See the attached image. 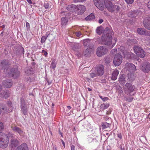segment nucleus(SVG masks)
I'll list each match as a JSON object with an SVG mask.
<instances>
[{
  "label": "nucleus",
  "mask_w": 150,
  "mask_h": 150,
  "mask_svg": "<svg viewBox=\"0 0 150 150\" xmlns=\"http://www.w3.org/2000/svg\"><path fill=\"white\" fill-rule=\"evenodd\" d=\"M112 32L111 28H106L101 38H98V42L101 44H104L107 45H111L112 44Z\"/></svg>",
  "instance_id": "f257e3e1"
},
{
  "label": "nucleus",
  "mask_w": 150,
  "mask_h": 150,
  "mask_svg": "<svg viewBox=\"0 0 150 150\" xmlns=\"http://www.w3.org/2000/svg\"><path fill=\"white\" fill-rule=\"evenodd\" d=\"M9 142L8 136L5 134L0 132V147L4 149L7 147Z\"/></svg>",
  "instance_id": "f03ea898"
},
{
  "label": "nucleus",
  "mask_w": 150,
  "mask_h": 150,
  "mask_svg": "<svg viewBox=\"0 0 150 150\" xmlns=\"http://www.w3.org/2000/svg\"><path fill=\"white\" fill-rule=\"evenodd\" d=\"M123 89L125 93L127 95L134 96L135 94L134 88L130 83H127L124 86Z\"/></svg>",
  "instance_id": "7ed1b4c3"
},
{
  "label": "nucleus",
  "mask_w": 150,
  "mask_h": 150,
  "mask_svg": "<svg viewBox=\"0 0 150 150\" xmlns=\"http://www.w3.org/2000/svg\"><path fill=\"white\" fill-rule=\"evenodd\" d=\"M105 6L107 9L110 12H117L120 9V7L118 6L113 5L112 2L110 1L106 2L105 3Z\"/></svg>",
  "instance_id": "20e7f679"
},
{
  "label": "nucleus",
  "mask_w": 150,
  "mask_h": 150,
  "mask_svg": "<svg viewBox=\"0 0 150 150\" xmlns=\"http://www.w3.org/2000/svg\"><path fill=\"white\" fill-rule=\"evenodd\" d=\"M134 50L138 56L141 58H143L145 57V52L141 47L138 46H135L134 48Z\"/></svg>",
  "instance_id": "39448f33"
},
{
  "label": "nucleus",
  "mask_w": 150,
  "mask_h": 150,
  "mask_svg": "<svg viewBox=\"0 0 150 150\" xmlns=\"http://www.w3.org/2000/svg\"><path fill=\"white\" fill-rule=\"evenodd\" d=\"M108 52V50L105 46H101L98 47L96 50V52L97 55L98 57H101L105 54Z\"/></svg>",
  "instance_id": "423d86ee"
},
{
  "label": "nucleus",
  "mask_w": 150,
  "mask_h": 150,
  "mask_svg": "<svg viewBox=\"0 0 150 150\" xmlns=\"http://www.w3.org/2000/svg\"><path fill=\"white\" fill-rule=\"evenodd\" d=\"M122 61V58L121 55L118 53L115 55L113 62L116 66H118L121 64Z\"/></svg>",
  "instance_id": "0eeeda50"
},
{
  "label": "nucleus",
  "mask_w": 150,
  "mask_h": 150,
  "mask_svg": "<svg viewBox=\"0 0 150 150\" xmlns=\"http://www.w3.org/2000/svg\"><path fill=\"white\" fill-rule=\"evenodd\" d=\"M140 69L144 72H149L150 71V64L148 62H144L140 66Z\"/></svg>",
  "instance_id": "6e6552de"
},
{
  "label": "nucleus",
  "mask_w": 150,
  "mask_h": 150,
  "mask_svg": "<svg viewBox=\"0 0 150 150\" xmlns=\"http://www.w3.org/2000/svg\"><path fill=\"white\" fill-rule=\"evenodd\" d=\"M125 68L131 74L133 73L136 70L135 66L131 63H127L125 64Z\"/></svg>",
  "instance_id": "1a4fd4ad"
},
{
  "label": "nucleus",
  "mask_w": 150,
  "mask_h": 150,
  "mask_svg": "<svg viewBox=\"0 0 150 150\" xmlns=\"http://www.w3.org/2000/svg\"><path fill=\"white\" fill-rule=\"evenodd\" d=\"M93 1L94 4L97 8L101 10H103L105 0H93Z\"/></svg>",
  "instance_id": "9d476101"
},
{
  "label": "nucleus",
  "mask_w": 150,
  "mask_h": 150,
  "mask_svg": "<svg viewBox=\"0 0 150 150\" xmlns=\"http://www.w3.org/2000/svg\"><path fill=\"white\" fill-rule=\"evenodd\" d=\"M86 10V7L82 5H77L76 13L78 15H81L83 14Z\"/></svg>",
  "instance_id": "9b49d317"
},
{
  "label": "nucleus",
  "mask_w": 150,
  "mask_h": 150,
  "mask_svg": "<svg viewBox=\"0 0 150 150\" xmlns=\"http://www.w3.org/2000/svg\"><path fill=\"white\" fill-rule=\"evenodd\" d=\"M9 76L13 77L14 78H16L19 75V72L17 68L12 69L10 70Z\"/></svg>",
  "instance_id": "f8f14e48"
},
{
  "label": "nucleus",
  "mask_w": 150,
  "mask_h": 150,
  "mask_svg": "<svg viewBox=\"0 0 150 150\" xmlns=\"http://www.w3.org/2000/svg\"><path fill=\"white\" fill-rule=\"evenodd\" d=\"M95 72L98 76H102L104 73V69L103 65H101L97 66L96 68Z\"/></svg>",
  "instance_id": "ddd939ff"
},
{
  "label": "nucleus",
  "mask_w": 150,
  "mask_h": 150,
  "mask_svg": "<svg viewBox=\"0 0 150 150\" xmlns=\"http://www.w3.org/2000/svg\"><path fill=\"white\" fill-rule=\"evenodd\" d=\"M9 137H11L12 139L11 140V144L12 147H16L19 144V142L16 139H13L15 137L14 134H8Z\"/></svg>",
  "instance_id": "4468645a"
},
{
  "label": "nucleus",
  "mask_w": 150,
  "mask_h": 150,
  "mask_svg": "<svg viewBox=\"0 0 150 150\" xmlns=\"http://www.w3.org/2000/svg\"><path fill=\"white\" fill-rule=\"evenodd\" d=\"M137 33L140 35L150 36V32L146 31V30L143 28H139L137 29Z\"/></svg>",
  "instance_id": "2eb2a0df"
},
{
  "label": "nucleus",
  "mask_w": 150,
  "mask_h": 150,
  "mask_svg": "<svg viewBox=\"0 0 150 150\" xmlns=\"http://www.w3.org/2000/svg\"><path fill=\"white\" fill-rule=\"evenodd\" d=\"M83 42L84 46L87 47L89 48L93 47V45L91 43V41L89 39L84 40Z\"/></svg>",
  "instance_id": "dca6fc26"
},
{
  "label": "nucleus",
  "mask_w": 150,
  "mask_h": 150,
  "mask_svg": "<svg viewBox=\"0 0 150 150\" xmlns=\"http://www.w3.org/2000/svg\"><path fill=\"white\" fill-rule=\"evenodd\" d=\"M11 101L8 102L7 105L6 106H4L1 109L2 110V112H3L5 113L7 112L8 111L9 109V108H11Z\"/></svg>",
  "instance_id": "f3484780"
},
{
  "label": "nucleus",
  "mask_w": 150,
  "mask_h": 150,
  "mask_svg": "<svg viewBox=\"0 0 150 150\" xmlns=\"http://www.w3.org/2000/svg\"><path fill=\"white\" fill-rule=\"evenodd\" d=\"M12 84V81L11 80L8 79L4 81L3 82V85L7 88H10Z\"/></svg>",
  "instance_id": "a211bd4d"
},
{
  "label": "nucleus",
  "mask_w": 150,
  "mask_h": 150,
  "mask_svg": "<svg viewBox=\"0 0 150 150\" xmlns=\"http://www.w3.org/2000/svg\"><path fill=\"white\" fill-rule=\"evenodd\" d=\"M16 150H28L27 144L24 143L18 146Z\"/></svg>",
  "instance_id": "6ab92c4d"
},
{
  "label": "nucleus",
  "mask_w": 150,
  "mask_h": 150,
  "mask_svg": "<svg viewBox=\"0 0 150 150\" xmlns=\"http://www.w3.org/2000/svg\"><path fill=\"white\" fill-rule=\"evenodd\" d=\"M93 51V48H87V49L84 51L83 54L86 56H88L90 55L91 53Z\"/></svg>",
  "instance_id": "aec40b11"
},
{
  "label": "nucleus",
  "mask_w": 150,
  "mask_h": 150,
  "mask_svg": "<svg viewBox=\"0 0 150 150\" xmlns=\"http://www.w3.org/2000/svg\"><path fill=\"white\" fill-rule=\"evenodd\" d=\"M77 6L74 4H71L68 5L67 7V9L69 11L76 12Z\"/></svg>",
  "instance_id": "412c9836"
},
{
  "label": "nucleus",
  "mask_w": 150,
  "mask_h": 150,
  "mask_svg": "<svg viewBox=\"0 0 150 150\" xmlns=\"http://www.w3.org/2000/svg\"><path fill=\"white\" fill-rule=\"evenodd\" d=\"M12 129L14 131L18 132L20 135H22L23 132L19 127L17 126L13 127Z\"/></svg>",
  "instance_id": "4be33fe9"
},
{
  "label": "nucleus",
  "mask_w": 150,
  "mask_h": 150,
  "mask_svg": "<svg viewBox=\"0 0 150 150\" xmlns=\"http://www.w3.org/2000/svg\"><path fill=\"white\" fill-rule=\"evenodd\" d=\"M119 74V72L117 70H115L113 72L111 79L113 80H115L117 79V76Z\"/></svg>",
  "instance_id": "5701e85b"
},
{
  "label": "nucleus",
  "mask_w": 150,
  "mask_h": 150,
  "mask_svg": "<svg viewBox=\"0 0 150 150\" xmlns=\"http://www.w3.org/2000/svg\"><path fill=\"white\" fill-rule=\"evenodd\" d=\"M9 91H3L1 93V96L2 97L6 99L9 96Z\"/></svg>",
  "instance_id": "b1692460"
},
{
  "label": "nucleus",
  "mask_w": 150,
  "mask_h": 150,
  "mask_svg": "<svg viewBox=\"0 0 150 150\" xmlns=\"http://www.w3.org/2000/svg\"><path fill=\"white\" fill-rule=\"evenodd\" d=\"M109 103H103L101 104L100 106V108L102 110H104L107 109L110 106Z\"/></svg>",
  "instance_id": "393cba45"
},
{
  "label": "nucleus",
  "mask_w": 150,
  "mask_h": 150,
  "mask_svg": "<svg viewBox=\"0 0 150 150\" xmlns=\"http://www.w3.org/2000/svg\"><path fill=\"white\" fill-rule=\"evenodd\" d=\"M68 21V20L67 18L63 17L61 19V24L62 26H64L66 25L67 24V22Z\"/></svg>",
  "instance_id": "a878e982"
},
{
  "label": "nucleus",
  "mask_w": 150,
  "mask_h": 150,
  "mask_svg": "<svg viewBox=\"0 0 150 150\" xmlns=\"http://www.w3.org/2000/svg\"><path fill=\"white\" fill-rule=\"evenodd\" d=\"M143 24L144 27L147 29L150 30V21H147L146 22H143Z\"/></svg>",
  "instance_id": "bb28decb"
},
{
  "label": "nucleus",
  "mask_w": 150,
  "mask_h": 150,
  "mask_svg": "<svg viewBox=\"0 0 150 150\" xmlns=\"http://www.w3.org/2000/svg\"><path fill=\"white\" fill-rule=\"evenodd\" d=\"M95 18L94 15L93 13H91L85 18L86 21L92 20Z\"/></svg>",
  "instance_id": "cd10ccee"
},
{
  "label": "nucleus",
  "mask_w": 150,
  "mask_h": 150,
  "mask_svg": "<svg viewBox=\"0 0 150 150\" xmlns=\"http://www.w3.org/2000/svg\"><path fill=\"white\" fill-rule=\"evenodd\" d=\"M104 29L102 27H98L96 30V32L99 35L102 34L103 32Z\"/></svg>",
  "instance_id": "c85d7f7f"
},
{
  "label": "nucleus",
  "mask_w": 150,
  "mask_h": 150,
  "mask_svg": "<svg viewBox=\"0 0 150 150\" xmlns=\"http://www.w3.org/2000/svg\"><path fill=\"white\" fill-rule=\"evenodd\" d=\"M25 105V102L24 99L21 98V108L22 110H24Z\"/></svg>",
  "instance_id": "c756f323"
},
{
  "label": "nucleus",
  "mask_w": 150,
  "mask_h": 150,
  "mask_svg": "<svg viewBox=\"0 0 150 150\" xmlns=\"http://www.w3.org/2000/svg\"><path fill=\"white\" fill-rule=\"evenodd\" d=\"M110 124L106 122H105L102 123V127L103 129H105L110 127Z\"/></svg>",
  "instance_id": "7c9ffc66"
},
{
  "label": "nucleus",
  "mask_w": 150,
  "mask_h": 150,
  "mask_svg": "<svg viewBox=\"0 0 150 150\" xmlns=\"http://www.w3.org/2000/svg\"><path fill=\"white\" fill-rule=\"evenodd\" d=\"M57 62L55 60L52 61L51 63L50 68L52 69H55L56 67Z\"/></svg>",
  "instance_id": "2f4dec72"
},
{
  "label": "nucleus",
  "mask_w": 150,
  "mask_h": 150,
  "mask_svg": "<svg viewBox=\"0 0 150 150\" xmlns=\"http://www.w3.org/2000/svg\"><path fill=\"white\" fill-rule=\"evenodd\" d=\"M8 63V61L7 60H4L2 61L1 62L0 65L2 67L6 66Z\"/></svg>",
  "instance_id": "473e14b6"
},
{
  "label": "nucleus",
  "mask_w": 150,
  "mask_h": 150,
  "mask_svg": "<svg viewBox=\"0 0 150 150\" xmlns=\"http://www.w3.org/2000/svg\"><path fill=\"white\" fill-rule=\"evenodd\" d=\"M48 36V35H47V34L45 36H42L41 38V42L42 43H43L46 40H47V38Z\"/></svg>",
  "instance_id": "72a5a7b5"
},
{
  "label": "nucleus",
  "mask_w": 150,
  "mask_h": 150,
  "mask_svg": "<svg viewBox=\"0 0 150 150\" xmlns=\"http://www.w3.org/2000/svg\"><path fill=\"white\" fill-rule=\"evenodd\" d=\"M44 6L46 9H47L49 6V4L47 1H46L44 3Z\"/></svg>",
  "instance_id": "f704fd0d"
},
{
  "label": "nucleus",
  "mask_w": 150,
  "mask_h": 150,
  "mask_svg": "<svg viewBox=\"0 0 150 150\" xmlns=\"http://www.w3.org/2000/svg\"><path fill=\"white\" fill-rule=\"evenodd\" d=\"M97 75L96 74V72L95 71L93 72H92L90 73V76L92 78H93L94 77L96 76Z\"/></svg>",
  "instance_id": "c9c22d12"
},
{
  "label": "nucleus",
  "mask_w": 150,
  "mask_h": 150,
  "mask_svg": "<svg viewBox=\"0 0 150 150\" xmlns=\"http://www.w3.org/2000/svg\"><path fill=\"white\" fill-rule=\"evenodd\" d=\"M79 48V47L78 46V44H75V45L72 48L73 50L74 51H76V50Z\"/></svg>",
  "instance_id": "e433bc0d"
},
{
  "label": "nucleus",
  "mask_w": 150,
  "mask_h": 150,
  "mask_svg": "<svg viewBox=\"0 0 150 150\" xmlns=\"http://www.w3.org/2000/svg\"><path fill=\"white\" fill-rule=\"evenodd\" d=\"M34 73V71L32 69H30L28 70L27 74L28 75L33 74Z\"/></svg>",
  "instance_id": "4c0bfd02"
},
{
  "label": "nucleus",
  "mask_w": 150,
  "mask_h": 150,
  "mask_svg": "<svg viewBox=\"0 0 150 150\" xmlns=\"http://www.w3.org/2000/svg\"><path fill=\"white\" fill-rule=\"evenodd\" d=\"M126 3L128 4H132L134 2V0H125Z\"/></svg>",
  "instance_id": "58836bf2"
},
{
  "label": "nucleus",
  "mask_w": 150,
  "mask_h": 150,
  "mask_svg": "<svg viewBox=\"0 0 150 150\" xmlns=\"http://www.w3.org/2000/svg\"><path fill=\"white\" fill-rule=\"evenodd\" d=\"M4 129V126L3 123L0 122V131Z\"/></svg>",
  "instance_id": "ea45409f"
},
{
  "label": "nucleus",
  "mask_w": 150,
  "mask_h": 150,
  "mask_svg": "<svg viewBox=\"0 0 150 150\" xmlns=\"http://www.w3.org/2000/svg\"><path fill=\"white\" fill-rule=\"evenodd\" d=\"M75 35L77 37H79L81 35V33L79 31L76 32L75 33Z\"/></svg>",
  "instance_id": "a19ab883"
},
{
  "label": "nucleus",
  "mask_w": 150,
  "mask_h": 150,
  "mask_svg": "<svg viewBox=\"0 0 150 150\" xmlns=\"http://www.w3.org/2000/svg\"><path fill=\"white\" fill-rule=\"evenodd\" d=\"M42 52L43 53L44 55L45 56V57H47V53L44 50H42Z\"/></svg>",
  "instance_id": "79ce46f5"
},
{
  "label": "nucleus",
  "mask_w": 150,
  "mask_h": 150,
  "mask_svg": "<svg viewBox=\"0 0 150 150\" xmlns=\"http://www.w3.org/2000/svg\"><path fill=\"white\" fill-rule=\"evenodd\" d=\"M126 99L128 101L131 102L133 100V98L132 97H131L129 98H126Z\"/></svg>",
  "instance_id": "37998d69"
},
{
  "label": "nucleus",
  "mask_w": 150,
  "mask_h": 150,
  "mask_svg": "<svg viewBox=\"0 0 150 150\" xmlns=\"http://www.w3.org/2000/svg\"><path fill=\"white\" fill-rule=\"evenodd\" d=\"M117 51V49H112L111 52V53L112 54H114Z\"/></svg>",
  "instance_id": "c03bdc74"
},
{
  "label": "nucleus",
  "mask_w": 150,
  "mask_h": 150,
  "mask_svg": "<svg viewBox=\"0 0 150 150\" xmlns=\"http://www.w3.org/2000/svg\"><path fill=\"white\" fill-rule=\"evenodd\" d=\"M117 137L120 139H121L122 138L121 134V133L118 134H117Z\"/></svg>",
  "instance_id": "a18cd8bd"
},
{
  "label": "nucleus",
  "mask_w": 150,
  "mask_h": 150,
  "mask_svg": "<svg viewBox=\"0 0 150 150\" xmlns=\"http://www.w3.org/2000/svg\"><path fill=\"white\" fill-rule=\"evenodd\" d=\"M26 27L27 29H29L30 28V24L27 22L26 23Z\"/></svg>",
  "instance_id": "49530a36"
},
{
  "label": "nucleus",
  "mask_w": 150,
  "mask_h": 150,
  "mask_svg": "<svg viewBox=\"0 0 150 150\" xmlns=\"http://www.w3.org/2000/svg\"><path fill=\"white\" fill-rule=\"evenodd\" d=\"M102 99L104 101H105L108 100L109 99V98L108 97H105L103 98Z\"/></svg>",
  "instance_id": "de8ad7c7"
},
{
  "label": "nucleus",
  "mask_w": 150,
  "mask_h": 150,
  "mask_svg": "<svg viewBox=\"0 0 150 150\" xmlns=\"http://www.w3.org/2000/svg\"><path fill=\"white\" fill-rule=\"evenodd\" d=\"M147 7L149 9H150V0L147 3Z\"/></svg>",
  "instance_id": "09e8293b"
},
{
  "label": "nucleus",
  "mask_w": 150,
  "mask_h": 150,
  "mask_svg": "<svg viewBox=\"0 0 150 150\" xmlns=\"http://www.w3.org/2000/svg\"><path fill=\"white\" fill-rule=\"evenodd\" d=\"M71 150H75V146L74 145H72L71 146Z\"/></svg>",
  "instance_id": "8fccbe9b"
},
{
  "label": "nucleus",
  "mask_w": 150,
  "mask_h": 150,
  "mask_svg": "<svg viewBox=\"0 0 150 150\" xmlns=\"http://www.w3.org/2000/svg\"><path fill=\"white\" fill-rule=\"evenodd\" d=\"M103 21V20L102 19H100L98 21V22L99 23H101Z\"/></svg>",
  "instance_id": "3c124183"
},
{
  "label": "nucleus",
  "mask_w": 150,
  "mask_h": 150,
  "mask_svg": "<svg viewBox=\"0 0 150 150\" xmlns=\"http://www.w3.org/2000/svg\"><path fill=\"white\" fill-rule=\"evenodd\" d=\"M27 2L30 4H32V1L31 0H26Z\"/></svg>",
  "instance_id": "603ef678"
},
{
  "label": "nucleus",
  "mask_w": 150,
  "mask_h": 150,
  "mask_svg": "<svg viewBox=\"0 0 150 150\" xmlns=\"http://www.w3.org/2000/svg\"><path fill=\"white\" fill-rule=\"evenodd\" d=\"M67 108L69 110H70L71 108V107L69 106H67Z\"/></svg>",
  "instance_id": "864d4df0"
},
{
  "label": "nucleus",
  "mask_w": 150,
  "mask_h": 150,
  "mask_svg": "<svg viewBox=\"0 0 150 150\" xmlns=\"http://www.w3.org/2000/svg\"><path fill=\"white\" fill-rule=\"evenodd\" d=\"M132 40H127V42H128V44H129V45H130V44L129 43H128V42H129V41H132Z\"/></svg>",
  "instance_id": "5fc2aeb1"
},
{
  "label": "nucleus",
  "mask_w": 150,
  "mask_h": 150,
  "mask_svg": "<svg viewBox=\"0 0 150 150\" xmlns=\"http://www.w3.org/2000/svg\"><path fill=\"white\" fill-rule=\"evenodd\" d=\"M107 150H110V148L109 146L107 147Z\"/></svg>",
  "instance_id": "6e6d98bb"
},
{
  "label": "nucleus",
  "mask_w": 150,
  "mask_h": 150,
  "mask_svg": "<svg viewBox=\"0 0 150 150\" xmlns=\"http://www.w3.org/2000/svg\"><path fill=\"white\" fill-rule=\"evenodd\" d=\"M88 91H91L92 90V89L91 88H88Z\"/></svg>",
  "instance_id": "4d7b16f0"
},
{
  "label": "nucleus",
  "mask_w": 150,
  "mask_h": 150,
  "mask_svg": "<svg viewBox=\"0 0 150 150\" xmlns=\"http://www.w3.org/2000/svg\"><path fill=\"white\" fill-rule=\"evenodd\" d=\"M122 81V80L121 79H119V81H120V82L121 83H122V82H121V81Z\"/></svg>",
  "instance_id": "13d9d810"
},
{
  "label": "nucleus",
  "mask_w": 150,
  "mask_h": 150,
  "mask_svg": "<svg viewBox=\"0 0 150 150\" xmlns=\"http://www.w3.org/2000/svg\"><path fill=\"white\" fill-rule=\"evenodd\" d=\"M2 87L1 86V85L0 84V91L2 90Z\"/></svg>",
  "instance_id": "bf43d9fd"
},
{
  "label": "nucleus",
  "mask_w": 150,
  "mask_h": 150,
  "mask_svg": "<svg viewBox=\"0 0 150 150\" xmlns=\"http://www.w3.org/2000/svg\"><path fill=\"white\" fill-rule=\"evenodd\" d=\"M62 144H63V145H64V146L65 147V144H64V142L63 141L62 142Z\"/></svg>",
  "instance_id": "052dcab7"
},
{
  "label": "nucleus",
  "mask_w": 150,
  "mask_h": 150,
  "mask_svg": "<svg viewBox=\"0 0 150 150\" xmlns=\"http://www.w3.org/2000/svg\"><path fill=\"white\" fill-rule=\"evenodd\" d=\"M1 112H2V110H1V109L0 108V114H1Z\"/></svg>",
  "instance_id": "680f3d73"
},
{
  "label": "nucleus",
  "mask_w": 150,
  "mask_h": 150,
  "mask_svg": "<svg viewBox=\"0 0 150 150\" xmlns=\"http://www.w3.org/2000/svg\"><path fill=\"white\" fill-rule=\"evenodd\" d=\"M100 98H101L102 100H103V99H103V97H102V96H100Z\"/></svg>",
  "instance_id": "e2e57ef3"
},
{
  "label": "nucleus",
  "mask_w": 150,
  "mask_h": 150,
  "mask_svg": "<svg viewBox=\"0 0 150 150\" xmlns=\"http://www.w3.org/2000/svg\"><path fill=\"white\" fill-rule=\"evenodd\" d=\"M114 40H115V42L116 41V40H117V39L116 38H115L114 39Z\"/></svg>",
  "instance_id": "0e129e2a"
},
{
  "label": "nucleus",
  "mask_w": 150,
  "mask_h": 150,
  "mask_svg": "<svg viewBox=\"0 0 150 150\" xmlns=\"http://www.w3.org/2000/svg\"><path fill=\"white\" fill-rule=\"evenodd\" d=\"M54 150H57V148L56 147H55L54 148Z\"/></svg>",
  "instance_id": "69168bd1"
},
{
  "label": "nucleus",
  "mask_w": 150,
  "mask_h": 150,
  "mask_svg": "<svg viewBox=\"0 0 150 150\" xmlns=\"http://www.w3.org/2000/svg\"><path fill=\"white\" fill-rule=\"evenodd\" d=\"M114 45H115V44H113L112 45V47H111V48H112V47H113V46Z\"/></svg>",
  "instance_id": "338daca9"
},
{
  "label": "nucleus",
  "mask_w": 150,
  "mask_h": 150,
  "mask_svg": "<svg viewBox=\"0 0 150 150\" xmlns=\"http://www.w3.org/2000/svg\"><path fill=\"white\" fill-rule=\"evenodd\" d=\"M121 150H124L125 149L124 148H121Z\"/></svg>",
  "instance_id": "774afa93"
}]
</instances>
